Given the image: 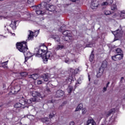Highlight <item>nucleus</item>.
I'll use <instances>...</instances> for the list:
<instances>
[{
	"label": "nucleus",
	"instance_id": "nucleus-1",
	"mask_svg": "<svg viewBox=\"0 0 125 125\" xmlns=\"http://www.w3.org/2000/svg\"><path fill=\"white\" fill-rule=\"evenodd\" d=\"M34 55H35L36 57H42L45 64L47 63L48 59L52 60L54 59V55L52 54L51 52L48 51L46 53L45 50L40 49V48L35 49Z\"/></svg>",
	"mask_w": 125,
	"mask_h": 125
},
{
	"label": "nucleus",
	"instance_id": "nucleus-2",
	"mask_svg": "<svg viewBox=\"0 0 125 125\" xmlns=\"http://www.w3.org/2000/svg\"><path fill=\"white\" fill-rule=\"evenodd\" d=\"M17 48L20 51L22 52L25 57V62H27V60L29 58H31L33 56V54L28 51V46H27V42L23 41L21 42H17L16 44Z\"/></svg>",
	"mask_w": 125,
	"mask_h": 125
},
{
	"label": "nucleus",
	"instance_id": "nucleus-3",
	"mask_svg": "<svg viewBox=\"0 0 125 125\" xmlns=\"http://www.w3.org/2000/svg\"><path fill=\"white\" fill-rule=\"evenodd\" d=\"M36 101V98H30L29 100L25 99L24 98L21 99L20 100V103H16L14 105V109H16L17 111H19L20 110V108L21 109H24L25 107L27 108H29V106H27L26 105H30L31 104L32 102H35Z\"/></svg>",
	"mask_w": 125,
	"mask_h": 125
},
{
	"label": "nucleus",
	"instance_id": "nucleus-4",
	"mask_svg": "<svg viewBox=\"0 0 125 125\" xmlns=\"http://www.w3.org/2000/svg\"><path fill=\"white\" fill-rule=\"evenodd\" d=\"M42 6L44 7L46 10H48V11H55V6L53 5H49V4H47V3L45 2H42Z\"/></svg>",
	"mask_w": 125,
	"mask_h": 125
},
{
	"label": "nucleus",
	"instance_id": "nucleus-5",
	"mask_svg": "<svg viewBox=\"0 0 125 125\" xmlns=\"http://www.w3.org/2000/svg\"><path fill=\"white\" fill-rule=\"evenodd\" d=\"M32 7L35 10V12L37 15H42V14H44V11L41 10V8H44V7L42 6V3L37 6H32Z\"/></svg>",
	"mask_w": 125,
	"mask_h": 125
},
{
	"label": "nucleus",
	"instance_id": "nucleus-6",
	"mask_svg": "<svg viewBox=\"0 0 125 125\" xmlns=\"http://www.w3.org/2000/svg\"><path fill=\"white\" fill-rule=\"evenodd\" d=\"M71 60H69L68 58H66L64 60V62L67 64H70L71 62L74 63H79V59L77 58L76 55L71 54L70 55Z\"/></svg>",
	"mask_w": 125,
	"mask_h": 125
},
{
	"label": "nucleus",
	"instance_id": "nucleus-7",
	"mask_svg": "<svg viewBox=\"0 0 125 125\" xmlns=\"http://www.w3.org/2000/svg\"><path fill=\"white\" fill-rule=\"evenodd\" d=\"M111 32L113 34V35H114V36H115V39L116 38H118L117 39H116V41L120 38H122L123 34V31L119 30V29H117L115 31H112Z\"/></svg>",
	"mask_w": 125,
	"mask_h": 125
},
{
	"label": "nucleus",
	"instance_id": "nucleus-8",
	"mask_svg": "<svg viewBox=\"0 0 125 125\" xmlns=\"http://www.w3.org/2000/svg\"><path fill=\"white\" fill-rule=\"evenodd\" d=\"M31 95L34 97V98H35L36 101H34V102H37V98H41L42 99V98H43V96H42V95H41V94L36 91H31L30 92Z\"/></svg>",
	"mask_w": 125,
	"mask_h": 125
},
{
	"label": "nucleus",
	"instance_id": "nucleus-9",
	"mask_svg": "<svg viewBox=\"0 0 125 125\" xmlns=\"http://www.w3.org/2000/svg\"><path fill=\"white\" fill-rule=\"evenodd\" d=\"M64 93L65 92L62 90H59L56 92L55 97H56V98H61V97H62V96L64 95Z\"/></svg>",
	"mask_w": 125,
	"mask_h": 125
},
{
	"label": "nucleus",
	"instance_id": "nucleus-10",
	"mask_svg": "<svg viewBox=\"0 0 125 125\" xmlns=\"http://www.w3.org/2000/svg\"><path fill=\"white\" fill-rule=\"evenodd\" d=\"M82 69H81L80 67H78L77 68H76L75 69H73V68H70L69 71L72 75H76V74H78V73H80Z\"/></svg>",
	"mask_w": 125,
	"mask_h": 125
},
{
	"label": "nucleus",
	"instance_id": "nucleus-11",
	"mask_svg": "<svg viewBox=\"0 0 125 125\" xmlns=\"http://www.w3.org/2000/svg\"><path fill=\"white\" fill-rule=\"evenodd\" d=\"M98 4L97 1L92 0L91 2L90 7L92 9H95V8H97Z\"/></svg>",
	"mask_w": 125,
	"mask_h": 125
},
{
	"label": "nucleus",
	"instance_id": "nucleus-12",
	"mask_svg": "<svg viewBox=\"0 0 125 125\" xmlns=\"http://www.w3.org/2000/svg\"><path fill=\"white\" fill-rule=\"evenodd\" d=\"M62 40L63 41H65V42H68V41H70L72 42L73 41V37L71 36V35L68 36H62Z\"/></svg>",
	"mask_w": 125,
	"mask_h": 125
},
{
	"label": "nucleus",
	"instance_id": "nucleus-13",
	"mask_svg": "<svg viewBox=\"0 0 125 125\" xmlns=\"http://www.w3.org/2000/svg\"><path fill=\"white\" fill-rule=\"evenodd\" d=\"M16 22H17V21H15L14 20H13L11 21L10 26L11 27H12L13 30H16Z\"/></svg>",
	"mask_w": 125,
	"mask_h": 125
},
{
	"label": "nucleus",
	"instance_id": "nucleus-14",
	"mask_svg": "<svg viewBox=\"0 0 125 125\" xmlns=\"http://www.w3.org/2000/svg\"><path fill=\"white\" fill-rule=\"evenodd\" d=\"M29 34L28 35V39L26 40V41H31V40H33L34 38V32L33 31L29 30Z\"/></svg>",
	"mask_w": 125,
	"mask_h": 125
},
{
	"label": "nucleus",
	"instance_id": "nucleus-15",
	"mask_svg": "<svg viewBox=\"0 0 125 125\" xmlns=\"http://www.w3.org/2000/svg\"><path fill=\"white\" fill-rule=\"evenodd\" d=\"M42 79L44 82H48L49 80V76L47 74H44L42 76Z\"/></svg>",
	"mask_w": 125,
	"mask_h": 125
},
{
	"label": "nucleus",
	"instance_id": "nucleus-16",
	"mask_svg": "<svg viewBox=\"0 0 125 125\" xmlns=\"http://www.w3.org/2000/svg\"><path fill=\"white\" fill-rule=\"evenodd\" d=\"M87 125H96V123L93 120V119H89L87 121Z\"/></svg>",
	"mask_w": 125,
	"mask_h": 125
},
{
	"label": "nucleus",
	"instance_id": "nucleus-17",
	"mask_svg": "<svg viewBox=\"0 0 125 125\" xmlns=\"http://www.w3.org/2000/svg\"><path fill=\"white\" fill-rule=\"evenodd\" d=\"M65 48V46L63 45H57L55 47V50H62V49H64Z\"/></svg>",
	"mask_w": 125,
	"mask_h": 125
},
{
	"label": "nucleus",
	"instance_id": "nucleus-18",
	"mask_svg": "<svg viewBox=\"0 0 125 125\" xmlns=\"http://www.w3.org/2000/svg\"><path fill=\"white\" fill-rule=\"evenodd\" d=\"M107 68V61H104L102 64L101 68L100 69H101L102 70H104L105 68Z\"/></svg>",
	"mask_w": 125,
	"mask_h": 125
},
{
	"label": "nucleus",
	"instance_id": "nucleus-19",
	"mask_svg": "<svg viewBox=\"0 0 125 125\" xmlns=\"http://www.w3.org/2000/svg\"><path fill=\"white\" fill-rule=\"evenodd\" d=\"M51 38L52 39L55 40V41L56 42H60V37H59L57 35H52Z\"/></svg>",
	"mask_w": 125,
	"mask_h": 125
},
{
	"label": "nucleus",
	"instance_id": "nucleus-20",
	"mask_svg": "<svg viewBox=\"0 0 125 125\" xmlns=\"http://www.w3.org/2000/svg\"><path fill=\"white\" fill-rule=\"evenodd\" d=\"M104 71V69H102L101 68L99 69V71L97 72V78H100L103 75V72Z\"/></svg>",
	"mask_w": 125,
	"mask_h": 125
},
{
	"label": "nucleus",
	"instance_id": "nucleus-21",
	"mask_svg": "<svg viewBox=\"0 0 125 125\" xmlns=\"http://www.w3.org/2000/svg\"><path fill=\"white\" fill-rule=\"evenodd\" d=\"M119 16H120V19H121V20L125 19V10L122 11L120 12Z\"/></svg>",
	"mask_w": 125,
	"mask_h": 125
},
{
	"label": "nucleus",
	"instance_id": "nucleus-22",
	"mask_svg": "<svg viewBox=\"0 0 125 125\" xmlns=\"http://www.w3.org/2000/svg\"><path fill=\"white\" fill-rule=\"evenodd\" d=\"M115 108L112 109L110 110L109 111V112H107L106 113V117H109V116H111L113 113H115Z\"/></svg>",
	"mask_w": 125,
	"mask_h": 125
},
{
	"label": "nucleus",
	"instance_id": "nucleus-23",
	"mask_svg": "<svg viewBox=\"0 0 125 125\" xmlns=\"http://www.w3.org/2000/svg\"><path fill=\"white\" fill-rule=\"evenodd\" d=\"M94 52V51L93 50L92 51L91 55L90 56L89 61L91 62H92L94 60V54H93Z\"/></svg>",
	"mask_w": 125,
	"mask_h": 125
},
{
	"label": "nucleus",
	"instance_id": "nucleus-24",
	"mask_svg": "<svg viewBox=\"0 0 125 125\" xmlns=\"http://www.w3.org/2000/svg\"><path fill=\"white\" fill-rule=\"evenodd\" d=\"M83 107V105L82 104H79L78 105L77 107L76 108L75 112H78V111H80V110H82Z\"/></svg>",
	"mask_w": 125,
	"mask_h": 125
},
{
	"label": "nucleus",
	"instance_id": "nucleus-25",
	"mask_svg": "<svg viewBox=\"0 0 125 125\" xmlns=\"http://www.w3.org/2000/svg\"><path fill=\"white\" fill-rule=\"evenodd\" d=\"M116 56L117 60H122L123 57H124V54H118L117 55H116Z\"/></svg>",
	"mask_w": 125,
	"mask_h": 125
},
{
	"label": "nucleus",
	"instance_id": "nucleus-26",
	"mask_svg": "<svg viewBox=\"0 0 125 125\" xmlns=\"http://www.w3.org/2000/svg\"><path fill=\"white\" fill-rule=\"evenodd\" d=\"M29 78H31V79H33V80H37V79L39 78V75L37 74H32L30 75Z\"/></svg>",
	"mask_w": 125,
	"mask_h": 125
},
{
	"label": "nucleus",
	"instance_id": "nucleus-27",
	"mask_svg": "<svg viewBox=\"0 0 125 125\" xmlns=\"http://www.w3.org/2000/svg\"><path fill=\"white\" fill-rule=\"evenodd\" d=\"M63 36H71V31L69 30H66L62 32Z\"/></svg>",
	"mask_w": 125,
	"mask_h": 125
},
{
	"label": "nucleus",
	"instance_id": "nucleus-28",
	"mask_svg": "<svg viewBox=\"0 0 125 125\" xmlns=\"http://www.w3.org/2000/svg\"><path fill=\"white\" fill-rule=\"evenodd\" d=\"M7 62H8V61L2 63V67H3L4 69H7L8 68V67H7Z\"/></svg>",
	"mask_w": 125,
	"mask_h": 125
},
{
	"label": "nucleus",
	"instance_id": "nucleus-29",
	"mask_svg": "<svg viewBox=\"0 0 125 125\" xmlns=\"http://www.w3.org/2000/svg\"><path fill=\"white\" fill-rule=\"evenodd\" d=\"M116 52L118 54H123V51H122V49L120 48L116 49Z\"/></svg>",
	"mask_w": 125,
	"mask_h": 125
},
{
	"label": "nucleus",
	"instance_id": "nucleus-30",
	"mask_svg": "<svg viewBox=\"0 0 125 125\" xmlns=\"http://www.w3.org/2000/svg\"><path fill=\"white\" fill-rule=\"evenodd\" d=\"M20 74L21 77H27L28 76V73L26 72H21Z\"/></svg>",
	"mask_w": 125,
	"mask_h": 125
},
{
	"label": "nucleus",
	"instance_id": "nucleus-31",
	"mask_svg": "<svg viewBox=\"0 0 125 125\" xmlns=\"http://www.w3.org/2000/svg\"><path fill=\"white\" fill-rule=\"evenodd\" d=\"M104 15H110L111 14V11L108 10H105L104 11Z\"/></svg>",
	"mask_w": 125,
	"mask_h": 125
},
{
	"label": "nucleus",
	"instance_id": "nucleus-32",
	"mask_svg": "<svg viewBox=\"0 0 125 125\" xmlns=\"http://www.w3.org/2000/svg\"><path fill=\"white\" fill-rule=\"evenodd\" d=\"M73 89V86L69 85L67 88V91L68 93H71L72 92V90Z\"/></svg>",
	"mask_w": 125,
	"mask_h": 125
},
{
	"label": "nucleus",
	"instance_id": "nucleus-33",
	"mask_svg": "<svg viewBox=\"0 0 125 125\" xmlns=\"http://www.w3.org/2000/svg\"><path fill=\"white\" fill-rule=\"evenodd\" d=\"M111 8V10H116L117 5L116 4L112 5Z\"/></svg>",
	"mask_w": 125,
	"mask_h": 125
},
{
	"label": "nucleus",
	"instance_id": "nucleus-34",
	"mask_svg": "<svg viewBox=\"0 0 125 125\" xmlns=\"http://www.w3.org/2000/svg\"><path fill=\"white\" fill-rule=\"evenodd\" d=\"M31 14H28L27 16L28 17L26 18L25 20L26 21H30L31 20Z\"/></svg>",
	"mask_w": 125,
	"mask_h": 125
},
{
	"label": "nucleus",
	"instance_id": "nucleus-35",
	"mask_svg": "<svg viewBox=\"0 0 125 125\" xmlns=\"http://www.w3.org/2000/svg\"><path fill=\"white\" fill-rule=\"evenodd\" d=\"M39 33H40V30L36 31L34 32V36L35 37H38V35H39Z\"/></svg>",
	"mask_w": 125,
	"mask_h": 125
},
{
	"label": "nucleus",
	"instance_id": "nucleus-36",
	"mask_svg": "<svg viewBox=\"0 0 125 125\" xmlns=\"http://www.w3.org/2000/svg\"><path fill=\"white\" fill-rule=\"evenodd\" d=\"M117 56L115 55L112 57V60H113L114 61H118V60L117 59Z\"/></svg>",
	"mask_w": 125,
	"mask_h": 125
},
{
	"label": "nucleus",
	"instance_id": "nucleus-37",
	"mask_svg": "<svg viewBox=\"0 0 125 125\" xmlns=\"http://www.w3.org/2000/svg\"><path fill=\"white\" fill-rule=\"evenodd\" d=\"M107 3H108V5L113 3V0H106Z\"/></svg>",
	"mask_w": 125,
	"mask_h": 125
},
{
	"label": "nucleus",
	"instance_id": "nucleus-38",
	"mask_svg": "<svg viewBox=\"0 0 125 125\" xmlns=\"http://www.w3.org/2000/svg\"><path fill=\"white\" fill-rule=\"evenodd\" d=\"M108 4H109V3H108V2L107 1H105V2H103L102 4H101V5L102 6H104V5H108Z\"/></svg>",
	"mask_w": 125,
	"mask_h": 125
},
{
	"label": "nucleus",
	"instance_id": "nucleus-39",
	"mask_svg": "<svg viewBox=\"0 0 125 125\" xmlns=\"http://www.w3.org/2000/svg\"><path fill=\"white\" fill-rule=\"evenodd\" d=\"M37 84H42V81L38 80L37 81Z\"/></svg>",
	"mask_w": 125,
	"mask_h": 125
},
{
	"label": "nucleus",
	"instance_id": "nucleus-40",
	"mask_svg": "<svg viewBox=\"0 0 125 125\" xmlns=\"http://www.w3.org/2000/svg\"><path fill=\"white\" fill-rule=\"evenodd\" d=\"M54 114L53 113H50V114H49V118L50 119H52V118L53 117H54Z\"/></svg>",
	"mask_w": 125,
	"mask_h": 125
},
{
	"label": "nucleus",
	"instance_id": "nucleus-41",
	"mask_svg": "<svg viewBox=\"0 0 125 125\" xmlns=\"http://www.w3.org/2000/svg\"><path fill=\"white\" fill-rule=\"evenodd\" d=\"M86 113V109L83 108L82 109V113L85 114Z\"/></svg>",
	"mask_w": 125,
	"mask_h": 125
},
{
	"label": "nucleus",
	"instance_id": "nucleus-42",
	"mask_svg": "<svg viewBox=\"0 0 125 125\" xmlns=\"http://www.w3.org/2000/svg\"><path fill=\"white\" fill-rule=\"evenodd\" d=\"M82 46H83V44H78L77 45V48H80V47H82Z\"/></svg>",
	"mask_w": 125,
	"mask_h": 125
},
{
	"label": "nucleus",
	"instance_id": "nucleus-43",
	"mask_svg": "<svg viewBox=\"0 0 125 125\" xmlns=\"http://www.w3.org/2000/svg\"><path fill=\"white\" fill-rule=\"evenodd\" d=\"M28 3H32V2H34V0H27Z\"/></svg>",
	"mask_w": 125,
	"mask_h": 125
},
{
	"label": "nucleus",
	"instance_id": "nucleus-44",
	"mask_svg": "<svg viewBox=\"0 0 125 125\" xmlns=\"http://www.w3.org/2000/svg\"><path fill=\"white\" fill-rule=\"evenodd\" d=\"M18 88H19L18 90H16V88H15V93L18 92V91H19V90H20V87L19 86H18Z\"/></svg>",
	"mask_w": 125,
	"mask_h": 125
},
{
	"label": "nucleus",
	"instance_id": "nucleus-45",
	"mask_svg": "<svg viewBox=\"0 0 125 125\" xmlns=\"http://www.w3.org/2000/svg\"><path fill=\"white\" fill-rule=\"evenodd\" d=\"M106 90H107V87H104L103 90V92H105V91H106Z\"/></svg>",
	"mask_w": 125,
	"mask_h": 125
},
{
	"label": "nucleus",
	"instance_id": "nucleus-46",
	"mask_svg": "<svg viewBox=\"0 0 125 125\" xmlns=\"http://www.w3.org/2000/svg\"><path fill=\"white\" fill-rule=\"evenodd\" d=\"M69 125H75V122H74L73 121H71V122H70Z\"/></svg>",
	"mask_w": 125,
	"mask_h": 125
},
{
	"label": "nucleus",
	"instance_id": "nucleus-47",
	"mask_svg": "<svg viewBox=\"0 0 125 125\" xmlns=\"http://www.w3.org/2000/svg\"><path fill=\"white\" fill-rule=\"evenodd\" d=\"M4 18H6L5 17L3 16H0V20H1V19H3Z\"/></svg>",
	"mask_w": 125,
	"mask_h": 125
},
{
	"label": "nucleus",
	"instance_id": "nucleus-48",
	"mask_svg": "<svg viewBox=\"0 0 125 125\" xmlns=\"http://www.w3.org/2000/svg\"><path fill=\"white\" fill-rule=\"evenodd\" d=\"M92 46H93V45L91 44H87L86 45V47H92Z\"/></svg>",
	"mask_w": 125,
	"mask_h": 125
},
{
	"label": "nucleus",
	"instance_id": "nucleus-49",
	"mask_svg": "<svg viewBox=\"0 0 125 125\" xmlns=\"http://www.w3.org/2000/svg\"><path fill=\"white\" fill-rule=\"evenodd\" d=\"M109 84H110V82H108L106 84V88L109 86Z\"/></svg>",
	"mask_w": 125,
	"mask_h": 125
},
{
	"label": "nucleus",
	"instance_id": "nucleus-50",
	"mask_svg": "<svg viewBox=\"0 0 125 125\" xmlns=\"http://www.w3.org/2000/svg\"><path fill=\"white\" fill-rule=\"evenodd\" d=\"M44 123H48V118L44 119Z\"/></svg>",
	"mask_w": 125,
	"mask_h": 125
},
{
	"label": "nucleus",
	"instance_id": "nucleus-51",
	"mask_svg": "<svg viewBox=\"0 0 125 125\" xmlns=\"http://www.w3.org/2000/svg\"><path fill=\"white\" fill-rule=\"evenodd\" d=\"M40 46H44L45 48H47L46 46L44 45V44H42L41 45H40Z\"/></svg>",
	"mask_w": 125,
	"mask_h": 125
},
{
	"label": "nucleus",
	"instance_id": "nucleus-52",
	"mask_svg": "<svg viewBox=\"0 0 125 125\" xmlns=\"http://www.w3.org/2000/svg\"><path fill=\"white\" fill-rule=\"evenodd\" d=\"M88 77L89 82H90V75H89V74H88Z\"/></svg>",
	"mask_w": 125,
	"mask_h": 125
},
{
	"label": "nucleus",
	"instance_id": "nucleus-53",
	"mask_svg": "<svg viewBox=\"0 0 125 125\" xmlns=\"http://www.w3.org/2000/svg\"><path fill=\"white\" fill-rule=\"evenodd\" d=\"M59 109H62V105H60Z\"/></svg>",
	"mask_w": 125,
	"mask_h": 125
},
{
	"label": "nucleus",
	"instance_id": "nucleus-54",
	"mask_svg": "<svg viewBox=\"0 0 125 125\" xmlns=\"http://www.w3.org/2000/svg\"><path fill=\"white\" fill-rule=\"evenodd\" d=\"M72 2H76V0H70Z\"/></svg>",
	"mask_w": 125,
	"mask_h": 125
},
{
	"label": "nucleus",
	"instance_id": "nucleus-55",
	"mask_svg": "<svg viewBox=\"0 0 125 125\" xmlns=\"http://www.w3.org/2000/svg\"><path fill=\"white\" fill-rule=\"evenodd\" d=\"M48 103H53V102L52 101H49Z\"/></svg>",
	"mask_w": 125,
	"mask_h": 125
},
{
	"label": "nucleus",
	"instance_id": "nucleus-56",
	"mask_svg": "<svg viewBox=\"0 0 125 125\" xmlns=\"http://www.w3.org/2000/svg\"><path fill=\"white\" fill-rule=\"evenodd\" d=\"M47 2H49L51 0H45Z\"/></svg>",
	"mask_w": 125,
	"mask_h": 125
},
{
	"label": "nucleus",
	"instance_id": "nucleus-57",
	"mask_svg": "<svg viewBox=\"0 0 125 125\" xmlns=\"http://www.w3.org/2000/svg\"><path fill=\"white\" fill-rule=\"evenodd\" d=\"M62 27H61L60 29H59V31H60V30H61V31H62Z\"/></svg>",
	"mask_w": 125,
	"mask_h": 125
},
{
	"label": "nucleus",
	"instance_id": "nucleus-58",
	"mask_svg": "<svg viewBox=\"0 0 125 125\" xmlns=\"http://www.w3.org/2000/svg\"><path fill=\"white\" fill-rule=\"evenodd\" d=\"M121 80H124V77H122Z\"/></svg>",
	"mask_w": 125,
	"mask_h": 125
},
{
	"label": "nucleus",
	"instance_id": "nucleus-59",
	"mask_svg": "<svg viewBox=\"0 0 125 125\" xmlns=\"http://www.w3.org/2000/svg\"><path fill=\"white\" fill-rule=\"evenodd\" d=\"M4 27H5V28H6V25H5Z\"/></svg>",
	"mask_w": 125,
	"mask_h": 125
},
{
	"label": "nucleus",
	"instance_id": "nucleus-60",
	"mask_svg": "<svg viewBox=\"0 0 125 125\" xmlns=\"http://www.w3.org/2000/svg\"><path fill=\"white\" fill-rule=\"evenodd\" d=\"M1 0H0V1H1Z\"/></svg>",
	"mask_w": 125,
	"mask_h": 125
},
{
	"label": "nucleus",
	"instance_id": "nucleus-61",
	"mask_svg": "<svg viewBox=\"0 0 125 125\" xmlns=\"http://www.w3.org/2000/svg\"><path fill=\"white\" fill-rule=\"evenodd\" d=\"M7 31H8V29L7 28Z\"/></svg>",
	"mask_w": 125,
	"mask_h": 125
},
{
	"label": "nucleus",
	"instance_id": "nucleus-62",
	"mask_svg": "<svg viewBox=\"0 0 125 125\" xmlns=\"http://www.w3.org/2000/svg\"><path fill=\"white\" fill-rule=\"evenodd\" d=\"M46 124H49V123H48H48H46Z\"/></svg>",
	"mask_w": 125,
	"mask_h": 125
},
{
	"label": "nucleus",
	"instance_id": "nucleus-63",
	"mask_svg": "<svg viewBox=\"0 0 125 125\" xmlns=\"http://www.w3.org/2000/svg\"><path fill=\"white\" fill-rule=\"evenodd\" d=\"M0 107H1V105H0Z\"/></svg>",
	"mask_w": 125,
	"mask_h": 125
}]
</instances>
